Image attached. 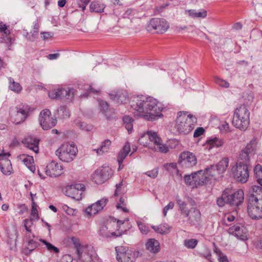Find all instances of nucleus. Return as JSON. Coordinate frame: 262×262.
Segmentation results:
<instances>
[{"instance_id": "44", "label": "nucleus", "mask_w": 262, "mask_h": 262, "mask_svg": "<svg viewBox=\"0 0 262 262\" xmlns=\"http://www.w3.org/2000/svg\"><path fill=\"white\" fill-rule=\"evenodd\" d=\"M84 90H85V93L82 95H81V96L86 97L88 95L91 93H98L100 91V88L95 89L93 88L92 85H85L84 86Z\"/></svg>"}, {"instance_id": "8", "label": "nucleus", "mask_w": 262, "mask_h": 262, "mask_svg": "<svg viewBox=\"0 0 262 262\" xmlns=\"http://www.w3.org/2000/svg\"><path fill=\"white\" fill-rule=\"evenodd\" d=\"M168 28L169 25L165 19L154 18L150 20L146 27V30L152 33H163Z\"/></svg>"}, {"instance_id": "39", "label": "nucleus", "mask_w": 262, "mask_h": 262, "mask_svg": "<svg viewBox=\"0 0 262 262\" xmlns=\"http://www.w3.org/2000/svg\"><path fill=\"white\" fill-rule=\"evenodd\" d=\"M108 227L106 226H103L101 227L100 232L101 234L104 237H110L112 236H119L121 235V233H116L115 232H111L110 231H107Z\"/></svg>"}, {"instance_id": "34", "label": "nucleus", "mask_w": 262, "mask_h": 262, "mask_svg": "<svg viewBox=\"0 0 262 262\" xmlns=\"http://www.w3.org/2000/svg\"><path fill=\"white\" fill-rule=\"evenodd\" d=\"M208 145L209 146V148L213 147H220L222 146L224 144L223 140L219 139L216 137H214L212 139H210L206 142Z\"/></svg>"}, {"instance_id": "33", "label": "nucleus", "mask_w": 262, "mask_h": 262, "mask_svg": "<svg viewBox=\"0 0 262 262\" xmlns=\"http://www.w3.org/2000/svg\"><path fill=\"white\" fill-rule=\"evenodd\" d=\"M73 89L67 88H60V98H66L67 99H71L74 95Z\"/></svg>"}, {"instance_id": "54", "label": "nucleus", "mask_w": 262, "mask_h": 262, "mask_svg": "<svg viewBox=\"0 0 262 262\" xmlns=\"http://www.w3.org/2000/svg\"><path fill=\"white\" fill-rule=\"evenodd\" d=\"M139 229L143 234H146L149 231V227L141 222H137Z\"/></svg>"}, {"instance_id": "13", "label": "nucleus", "mask_w": 262, "mask_h": 262, "mask_svg": "<svg viewBox=\"0 0 262 262\" xmlns=\"http://www.w3.org/2000/svg\"><path fill=\"white\" fill-rule=\"evenodd\" d=\"M181 215L188 217L189 222L193 224L198 222L201 218V213L199 209L191 208L189 210L186 208V205L184 203H181Z\"/></svg>"}, {"instance_id": "40", "label": "nucleus", "mask_w": 262, "mask_h": 262, "mask_svg": "<svg viewBox=\"0 0 262 262\" xmlns=\"http://www.w3.org/2000/svg\"><path fill=\"white\" fill-rule=\"evenodd\" d=\"M198 244V241L195 238H189L184 239L183 245L189 249H194Z\"/></svg>"}, {"instance_id": "64", "label": "nucleus", "mask_w": 262, "mask_h": 262, "mask_svg": "<svg viewBox=\"0 0 262 262\" xmlns=\"http://www.w3.org/2000/svg\"><path fill=\"white\" fill-rule=\"evenodd\" d=\"M98 103L100 107L101 111L103 113H105L108 107L107 102L103 101L102 100H99Z\"/></svg>"}, {"instance_id": "32", "label": "nucleus", "mask_w": 262, "mask_h": 262, "mask_svg": "<svg viewBox=\"0 0 262 262\" xmlns=\"http://www.w3.org/2000/svg\"><path fill=\"white\" fill-rule=\"evenodd\" d=\"M151 228L155 232L161 234H167L170 231V227L167 224H160L158 226H151Z\"/></svg>"}, {"instance_id": "38", "label": "nucleus", "mask_w": 262, "mask_h": 262, "mask_svg": "<svg viewBox=\"0 0 262 262\" xmlns=\"http://www.w3.org/2000/svg\"><path fill=\"white\" fill-rule=\"evenodd\" d=\"M9 88L12 91L16 93H20L22 90V86L18 82H15L12 78H9Z\"/></svg>"}, {"instance_id": "56", "label": "nucleus", "mask_w": 262, "mask_h": 262, "mask_svg": "<svg viewBox=\"0 0 262 262\" xmlns=\"http://www.w3.org/2000/svg\"><path fill=\"white\" fill-rule=\"evenodd\" d=\"M35 221V220H32L31 218L30 219H26L24 221V226L28 232H31V227L33 225V221Z\"/></svg>"}, {"instance_id": "4", "label": "nucleus", "mask_w": 262, "mask_h": 262, "mask_svg": "<svg viewBox=\"0 0 262 262\" xmlns=\"http://www.w3.org/2000/svg\"><path fill=\"white\" fill-rule=\"evenodd\" d=\"M148 138L150 141L154 143V149L155 151H159L162 153H166L169 151L168 147L163 144L161 138L157 132L149 130L145 134L141 136L139 139V142L140 144L147 146V142L144 141V138Z\"/></svg>"}, {"instance_id": "46", "label": "nucleus", "mask_w": 262, "mask_h": 262, "mask_svg": "<svg viewBox=\"0 0 262 262\" xmlns=\"http://www.w3.org/2000/svg\"><path fill=\"white\" fill-rule=\"evenodd\" d=\"M40 242H42L45 245H46L47 250L51 252H53L55 253H58L59 252V250L57 247L53 246L50 243H48L46 240L40 239Z\"/></svg>"}, {"instance_id": "62", "label": "nucleus", "mask_w": 262, "mask_h": 262, "mask_svg": "<svg viewBox=\"0 0 262 262\" xmlns=\"http://www.w3.org/2000/svg\"><path fill=\"white\" fill-rule=\"evenodd\" d=\"M90 2V0H76V3L80 8H82V11L85 9L86 5Z\"/></svg>"}, {"instance_id": "1", "label": "nucleus", "mask_w": 262, "mask_h": 262, "mask_svg": "<svg viewBox=\"0 0 262 262\" xmlns=\"http://www.w3.org/2000/svg\"><path fill=\"white\" fill-rule=\"evenodd\" d=\"M135 116L147 121H154L163 117V105L155 98L144 95L134 96L129 102Z\"/></svg>"}, {"instance_id": "59", "label": "nucleus", "mask_w": 262, "mask_h": 262, "mask_svg": "<svg viewBox=\"0 0 262 262\" xmlns=\"http://www.w3.org/2000/svg\"><path fill=\"white\" fill-rule=\"evenodd\" d=\"M123 181L120 182L119 184L116 185V189L115 192V195L118 196L119 194H122L124 192V190L122 189Z\"/></svg>"}, {"instance_id": "50", "label": "nucleus", "mask_w": 262, "mask_h": 262, "mask_svg": "<svg viewBox=\"0 0 262 262\" xmlns=\"http://www.w3.org/2000/svg\"><path fill=\"white\" fill-rule=\"evenodd\" d=\"M30 218L32 220H37L38 219V211L36 205L33 200H32V209Z\"/></svg>"}, {"instance_id": "37", "label": "nucleus", "mask_w": 262, "mask_h": 262, "mask_svg": "<svg viewBox=\"0 0 262 262\" xmlns=\"http://www.w3.org/2000/svg\"><path fill=\"white\" fill-rule=\"evenodd\" d=\"M16 116L17 119L15 121H16V124H18L25 120L27 117V112L25 108H20L18 109L17 108V113Z\"/></svg>"}, {"instance_id": "55", "label": "nucleus", "mask_w": 262, "mask_h": 262, "mask_svg": "<svg viewBox=\"0 0 262 262\" xmlns=\"http://www.w3.org/2000/svg\"><path fill=\"white\" fill-rule=\"evenodd\" d=\"M125 199L121 197L120 198L119 200V203L116 205V207L117 209H120L122 210L124 212H127L128 211V209L125 207Z\"/></svg>"}, {"instance_id": "17", "label": "nucleus", "mask_w": 262, "mask_h": 262, "mask_svg": "<svg viewBox=\"0 0 262 262\" xmlns=\"http://www.w3.org/2000/svg\"><path fill=\"white\" fill-rule=\"evenodd\" d=\"M107 200L102 199L96 203L89 206L85 209V213L89 216H93L101 211L106 204Z\"/></svg>"}, {"instance_id": "14", "label": "nucleus", "mask_w": 262, "mask_h": 262, "mask_svg": "<svg viewBox=\"0 0 262 262\" xmlns=\"http://www.w3.org/2000/svg\"><path fill=\"white\" fill-rule=\"evenodd\" d=\"M181 119L185 120L183 125H182L183 127L182 132L184 134H187L191 132L197 122V119L195 116L191 114L186 116V113L184 112H181Z\"/></svg>"}, {"instance_id": "36", "label": "nucleus", "mask_w": 262, "mask_h": 262, "mask_svg": "<svg viewBox=\"0 0 262 262\" xmlns=\"http://www.w3.org/2000/svg\"><path fill=\"white\" fill-rule=\"evenodd\" d=\"M229 164V160L227 158H223L217 164L215 165L220 174L223 173L227 169Z\"/></svg>"}, {"instance_id": "60", "label": "nucleus", "mask_w": 262, "mask_h": 262, "mask_svg": "<svg viewBox=\"0 0 262 262\" xmlns=\"http://www.w3.org/2000/svg\"><path fill=\"white\" fill-rule=\"evenodd\" d=\"M174 206V203L173 202H170L168 205H167L165 207L163 208V213L164 216H166L167 215V213L168 211L169 210H171L173 208Z\"/></svg>"}, {"instance_id": "3", "label": "nucleus", "mask_w": 262, "mask_h": 262, "mask_svg": "<svg viewBox=\"0 0 262 262\" xmlns=\"http://www.w3.org/2000/svg\"><path fill=\"white\" fill-rule=\"evenodd\" d=\"M232 122L241 130L247 128L250 123V113L245 105H241L235 110Z\"/></svg>"}, {"instance_id": "43", "label": "nucleus", "mask_w": 262, "mask_h": 262, "mask_svg": "<svg viewBox=\"0 0 262 262\" xmlns=\"http://www.w3.org/2000/svg\"><path fill=\"white\" fill-rule=\"evenodd\" d=\"M188 15L192 17H206L207 12L206 10L201 11H196L194 10H190L188 11Z\"/></svg>"}, {"instance_id": "30", "label": "nucleus", "mask_w": 262, "mask_h": 262, "mask_svg": "<svg viewBox=\"0 0 262 262\" xmlns=\"http://www.w3.org/2000/svg\"><path fill=\"white\" fill-rule=\"evenodd\" d=\"M55 116L60 119L69 118L70 116V111L66 106H61L57 110Z\"/></svg>"}, {"instance_id": "18", "label": "nucleus", "mask_w": 262, "mask_h": 262, "mask_svg": "<svg viewBox=\"0 0 262 262\" xmlns=\"http://www.w3.org/2000/svg\"><path fill=\"white\" fill-rule=\"evenodd\" d=\"M244 199V193L242 189H238L231 194L228 191L227 204L230 206H238L243 203Z\"/></svg>"}, {"instance_id": "21", "label": "nucleus", "mask_w": 262, "mask_h": 262, "mask_svg": "<svg viewBox=\"0 0 262 262\" xmlns=\"http://www.w3.org/2000/svg\"><path fill=\"white\" fill-rule=\"evenodd\" d=\"M194 178V187L204 185L207 180V176L205 174V171L199 170L193 173Z\"/></svg>"}, {"instance_id": "5", "label": "nucleus", "mask_w": 262, "mask_h": 262, "mask_svg": "<svg viewBox=\"0 0 262 262\" xmlns=\"http://www.w3.org/2000/svg\"><path fill=\"white\" fill-rule=\"evenodd\" d=\"M77 151L75 145L64 143L56 150L55 154L61 161L70 162L75 158Z\"/></svg>"}, {"instance_id": "35", "label": "nucleus", "mask_w": 262, "mask_h": 262, "mask_svg": "<svg viewBox=\"0 0 262 262\" xmlns=\"http://www.w3.org/2000/svg\"><path fill=\"white\" fill-rule=\"evenodd\" d=\"M105 8L104 5L98 2H93L90 6V10L91 12L101 13Z\"/></svg>"}, {"instance_id": "57", "label": "nucleus", "mask_w": 262, "mask_h": 262, "mask_svg": "<svg viewBox=\"0 0 262 262\" xmlns=\"http://www.w3.org/2000/svg\"><path fill=\"white\" fill-rule=\"evenodd\" d=\"M59 89L53 90L49 92V96L52 99L60 98Z\"/></svg>"}, {"instance_id": "26", "label": "nucleus", "mask_w": 262, "mask_h": 262, "mask_svg": "<svg viewBox=\"0 0 262 262\" xmlns=\"http://www.w3.org/2000/svg\"><path fill=\"white\" fill-rule=\"evenodd\" d=\"M19 159L31 171L34 172L35 167L33 165L34 159L32 156L23 155L20 156Z\"/></svg>"}, {"instance_id": "12", "label": "nucleus", "mask_w": 262, "mask_h": 262, "mask_svg": "<svg viewBox=\"0 0 262 262\" xmlns=\"http://www.w3.org/2000/svg\"><path fill=\"white\" fill-rule=\"evenodd\" d=\"M116 258L119 262H132L134 258V254L127 247L119 246L115 248Z\"/></svg>"}, {"instance_id": "49", "label": "nucleus", "mask_w": 262, "mask_h": 262, "mask_svg": "<svg viewBox=\"0 0 262 262\" xmlns=\"http://www.w3.org/2000/svg\"><path fill=\"white\" fill-rule=\"evenodd\" d=\"M214 252L216 254L218 260L220 262H229L227 256L219 249L216 248L214 250Z\"/></svg>"}, {"instance_id": "2", "label": "nucleus", "mask_w": 262, "mask_h": 262, "mask_svg": "<svg viewBox=\"0 0 262 262\" xmlns=\"http://www.w3.org/2000/svg\"><path fill=\"white\" fill-rule=\"evenodd\" d=\"M247 212L249 217L254 220L262 219V188L259 186L252 187L247 203Z\"/></svg>"}, {"instance_id": "58", "label": "nucleus", "mask_w": 262, "mask_h": 262, "mask_svg": "<svg viewBox=\"0 0 262 262\" xmlns=\"http://www.w3.org/2000/svg\"><path fill=\"white\" fill-rule=\"evenodd\" d=\"M215 82L223 88H227L229 86V83L227 81L218 77L215 78Z\"/></svg>"}, {"instance_id": "31", "label": "nucleus", "mask_w": 262, "mask_h": 262, "mask_svg": "<svg viewBox=\"0 0 262 262\" xmlns=\"http://www.w3.org/2000/svg\"><path fill=\"white\" fill-rule=\"evenodd\" d=\"M111 144V141L106 139L101 143L100 148L94 149L98 155H101L103 153L108 152Z\"/></svg>"}, {"instance_id": "61", "label": "nucleus", "mask_w": 262, "mask_h": 262, "mask_svg": "<svg viewBox=\"0 0 262 262\" xmlns=\"http://www.w3.org/2000/svg\"><path fill=\"white\" fill-rule=\"evenodd\" d=\"M31 33H32L31 35H30L28 32L26 33V34L24 35L30 41H34L35 40L36 38L37 37L38 33H37L36 32L32 31L31 32Z\"/></svg>"}, {"instance_id": "10", "label": "nucleus", "mask_w": 262, "mask_h": 262, "mask_svg": "<svg viewBox=\"0 0 262 262\" xmlns=\"http://www.w3.org/2000/svg\"><path fill=\"white\" fill-rule=\"evenodd\" d=\"M113 173L112 170L108 166L97 169L92 174V179L95 183L100 184L107 181Z\"/></svg>"}, {"instance_id": "29", "label": "nucleus", "mask_w": 262, "mask_h": 262, "mask_svg": "<svg viewBox=\"0 0 262 262\" xmlns=\"http://www.w3.org/2000/svg\"><path fill=\"white\" fill-rule=\"evenodd\" d=\"M71 240L76 249L77 254L82 253V252H86L88 249V246L82 245L80 242L79 238L76 237H72Z\"/></svg>"}, {"instance_id": "42", "label": "nucleus", "mask_w": 262, "mask_h": 262, "mask_svg": "<svg viewBox=\"0 0 262 262\" xmlns=\"http://www.w3.org/2000/svg\"><path fill=\"white\" fill-rule=\"evenodd\" d=\"M123 121L125 128L129 133L130 132L133 128L134 119L129 116H125L123 117Z\"/></svg>"}, {"instance_id": "24", "label": "nucleus", "mask_w": 262, "mask_h": 262, "mask_svg": "<svg viewBox=\"0 0 262 262\" xmlns=\"http://www.w3.org/2000/svg\"><path fill=\"white\" fill-rule=\"evenodd\" d=\"M111 99L117 103H124L128 100V94L125 91H119L115 94L111 95Z\"/></svg>"}, {"instance_id": "9", "label": "nucleus", "mask_w": 262, "mask_h": 262, "mask_svg": "<svg viewBox=\"0 0 262 262\" xmlns=\"http://www.w3.org/2000/svg\"><path fill=\"white\" fill-rule=\"evenodd\" d=\"M39 121L43 130H48L57 124L56 118L51 117V113L49 109H45L40 112Z\"/></svg>"}, {"instance_id": "47", "label": "nucleus", "mask_w": 262, "mask_h": 262, "mask_svg": "<svg viewBox=\"0 0 262 262\" xmlns=\"http://www.w3.org/2000/svg\"><path fill=\"white\" fill-rule=\"evenodd\" d=\"M167 170L170 171L172 174H179V170L177 168V165L176 163H171L167 164L165 165Z\"/></svg>"}, {"instance_id": "45", "label": "nucleus", "mask_w": 262, "mask_h": 262, "mask_svg": "<svg viewBox=\"0 0 262 262\" xmlns=\"http://www.w3.org/2000/svg\"><path fill=\"white\" fill-rule=\"evenodd\" d=\"M228 191H224L222 196L216 201L217 204L220 207H223L226 203L227 204Z\"/></svg>"}, {"instance_id": "52", "label": "nucleus", "mask_w": 262, "mask_h": 262, "mask_svg": "<svg viewBox=\"0 0 262 262\" xmlns=\"http://www.w3.org/2000/svg\"><path fill=\"white\" fill-rule=\"evenodd\" d=\"M184 180L186 185L194 188V178L193 173L191 174L185 175L184 176Z\"/></svg>"}, {"instance_id": "48", "label": "nucleus", "mask_w": 262, "mask_h": 262, "mask_svg": "<svg viewBox=\"0 0 262 262\" xmlns=\"http://www.w3.org/2000/svg\"><path fill=\"white\" fill-rule=\"evenodd\" d=\"M13 233L11 235L8 234V243L11 245H15L18 234L17 230L14 229Z\"/></svg>"}, {"instance_id": "19", "label": "nucleus", "mask_w": 262, "mask_h": 262, "mask_svg": "<svg viewBox=\"0 0 262 262\" xmlns=\"http://www.w3.org/2000/svg\"><path fill=\"white\" fill-rule=\"evenodd\" d=\"M228 232L242 240L247 239V230L244 226L237 225L233 226L228 229Z\"/></svg>"}, {"instance_id": "23", "label": "nucleus", "mask_w": 262, "mask_h": 262, "mask_svg": "<svg viewBox=\"0 0 262 262\" xmlns=\"http://www.w3.org/2000/svg\"><path fill=\"white\" fill-rule=\"evenodd\" d=\"M22 143L26 147L32 150L34 152H38L39 141L37 139L29 137L24 139Z\"/></svg>"}, {"instance_id": "25", "label": "nucleus", "mask_w": 262, "mask_h": 262, "mask_svg": "<svg viewBox=\"0 0 262 262\" xmlns=\"http://www.w3.org/2000/svg\"><path fill=\"white\" fill-rule=\"evenodd\" d=\"M145 246L146 250L152 253L159 252L160 249L159 242L154 238L149 239Z\"/></svg>"}, {"instance_id": "11", "label": "nucleus", "mask_w": 262, "mask_h": 262, "mask_svg": "<svg viewBox=\"0 0 262 262\" xmlns=\"http://www.w3.org/2000/svg\"><path fill=\"white\" fill-rule=\"evenodd\" d=\"M85 190V186L83 184H75L66 188L65 194L77 201L81 200L82 198V191Z\"/></svg>"}, {"instance_id": "20", "label": "nucleus", "mask_w": 262, "mask_h": 262, "mask_svg": "<svg viewBox=\"0 0 262 262\" xmlns=\"http://www.w3.org/2000/svg\"><path fill=\"white\" fill-rule=\"evenodd\" d=\"M62 166L55 161H52L47 166L46 173L47 175L52 177H56L62 173Z\"/></svg>"}, {"instance_id": "53", "label": "nucleus", "mask_w": 262, "mask_h": 262, "mask_svg": "<svg viewBox=\"0 0 262 262\" xmlns=\"http://www.w3.org/2000/svg\"><path fill=\"white\" fill-rule=\"evenodd\" d=\"M9 26H7L0 20V32L5 34L6 36L10 34V31L8 29Z\"/></svg>"}, {"instance_id": "63", "label": "nucleus", "mask_w": 262, "mask_h": 262, "mask_svg": "<svg viewBox=\"0 0 262 262\" xmlns=\"http://www.w3.org/2000/svg\"><path fill=\"white\" fill-rule=\"evenodd\" d=\"M38 244L36 242L33 241V239H31L28 242V247L27 248L30 251V252H32L38 246Z\"/></svg>"}, {"instance_id": "41", "label": "nucleus", "mask_w": 262, "mask_h": 262, "mask_svg": "<svg viewBox=\"0 0 262 262\" xmlns=\"http://www.w3.org/2000/svg\"><path fill=\"white\" fill-rule=\"evenodd\" d=\"M204 170L205 171V174L207 176V179H208L209 177H215L217 174H220L215 165H213L205 168Z\"/></svg>"}, {"instance_id": "15", "label": "nucleus", "mask_w": 262, "mask_h": 262, "mask_svg": "<svg viewBox=\"0 0 262 262\" xmlns=\"http://www.w3.org/2000/svg\"><path fill=\"white\" fill-rule=\"evenodd\" d=\"M197 163L195 156L192 152L184 151L181 153V167L184 168L192 167Z\"/></svg>"}, {"instance_id": "51", "label": "nucleus", "mask_w": 262, "mask_h": 262, "mask_svg": "<svg viewBox=\"0 0 262 262\" xmlns=\"http://www.w3.org/2000/svg\"><path fill=\"white\" fill-rule=\"evenodd\" d=\"M254 172L258 182L262 180V167L261 165H256L254 169Z\"/></svg>"}, {"instance_id": "16", "label": "nucleus", "mask_w": 262, "mask_h": 262, "mask_svg": "<svg viewBox=\"0 0 262 262\" xmlns=\"http://www.w3.org/2000/svg\"><path fill=\"white\" fill-rule=\"evenodd\" d=\"M10 156L9 152L0 153V169L4 174H10L12 169L10 160L8 158Z\"/></svg>"}, {"instance_id": "28", "label": "nucleus", "mask_w": 262, "mask_h": 262, "mask_svg": "<svg viewBox=\"0 0 262 262\" xmlns=\"http://www.w3.org/2000/svg\"><path fill=\"white\" fill-rule=\"evenodd\" d=\"M130 151V145L128 142L125 143L122 149L119 152L117 161L118 163H123V160L126 157Z\"/></svg>"}, {"instance_id": "22", "label": "nucleus", "mask_w": 262, "mask_h": 262, "mask_svg": "<svg viewBox=\"0 0 262 262\" xmlns=\"http://www.w3.org/2000/svg\"><path fill=\"white\" fill-rule=\"evenodd\" d=\"M88 249L86 252H82V253L78 254V258L83 262H95L97 257L95 256L93 247L88 246Z\"/></svg>"}, {"instance_id": "7", "label": "nucleus", "mask_w": 262, "mask_h": 262, "mask_svg": "<svg viewBox=\"0 0 262 262\" xmlns=\"http://www.w3.org/2000/svg\"><path fill=\"white\" fill-rule=\"evenodd\" d=\"M257 144V139L254 137L247 144L245 148L241 150L237 162H242V163L248 165L249 161L255 153Z\"/></svg>"}, {"instance_id": "27", "label": "nucleus", "mask_w": 262, "mask_h": 262, "mask_svg": "<svg viewBox=\"0 0 262 262\" xmlns=\"http://www.w3.org/2000/svg\"><path fill=\"white\" fill-rule=\"evenodd\" d=\"M194 254L204 257L210 262H213V259H211V250L206 246H204L202 249L195 251Z\"/></svg>"}, {"instance_id": "6", "label": "nucleus", "mask_w": 262, "mask_h": 262, "mask_svg": "<svg viewBox=\"0 0 262 262\" xmlns=\"http://www.w3.org/2000/svg\"><path fill=\"white\" fill-rule=\"evenodd\" d=\"M231 171L234 179L241 183H246L249 177L248 165L246 163L237 162Z\"/></svg>"}]
</instances>
